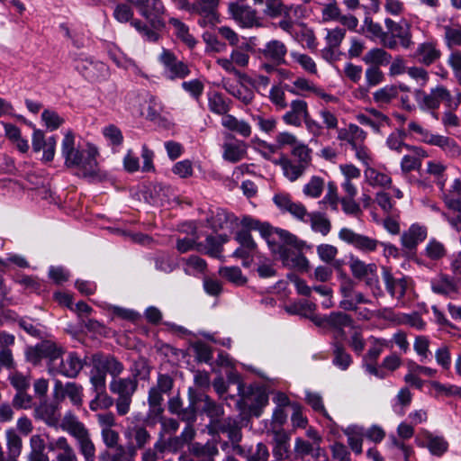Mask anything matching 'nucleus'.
<instances>
[{
  "instance_id": "b1692460",
  "label": "nucleus",
  "mask_w": 461,
  "mask_h": 461,
  "mask_svg": "<svg viewBox=\"0 0 461 461\" xmlns=\"http://www.w3.org/2000/svg\"><path fill=\"white\" fill-rule=\"evenodd\" d=\"M427 238V228L419 224H412L402 234L401 242L408 251L415 250L417 246Z\"/></svg>"
},
{
  "instance_id": "2eb2a0df",
  "label": "nucleus",
  "mask_w": 461,
  "mask_h": 461,
  "mask_svg": "<svg viewBox=\"0 0 461 461\" xmlns=\"http://www.w3.org/2000/svg\"><path fill=\"white\" fill-rule=\"evenodd\" d=\"M194 397L198 411L208 416L211 420V426L218 420L224 413L223 406L213 401L209 395L201 390L194 388Z\"/></svg>"
},
{
  "instance_id": "e433bc0d",
  "label": "nucleus",
  "mask_w": 461,
  "mask_h": 461,
  "mask_svg": "<svg viewBox=\"0 0 461 461\" xmlns=\"http://www.w3.org/2000/svg\"><path fill=\"white\" fill-rule=\"evenodd\" d=\"M399 95L397 85H386L373 93V100L380 108L389 105Z\"/></svg>"
},
{
  "instance_id": "9b49d317",
  "label": "nucleus",
  "mask_w": 461,
  "mask_h": 461,
  "mask_svg": "<svg viewBox=\"0 0 461 461\" xmlns=\"http://www.w3.org/2000/svg\"><path fill=\"white\" fill-rule=\"evenodd\" d=\"M68 432L76 438L77 447L85 461H95V447L84 424L79 421H74Z\"/></svg>"
},
{
  "instance_id": "f257e3e1",
  "label": "nucleus",
  "mask_w": 461,
  "mask_h": 461,
  "mask_svg": "<svg viewBox=\"0 0 461 461\" xmlns=\"http://www.w3.org/2000/svg\"><path fill=\"white\" fill-rule=\"evenodd\" d=\"M242 223L247 228L259 231L272 252L279 257L284 266L301 271L307 270L309 261L302 253L305 246L303 240H299L288 230L273 228L268 222L260 221L249 215L242 218Z\"/></svg>"
},
{
  "instance_id": "dca6fc26",
  "label": "nucleus",
  "mask_w": 461,
  "mask_h": 461,
  "mask_svg": "<svg viewBox=\"0 0 461 461\" xmlns=\"http://www.w3.org/2000/svg\"><path fill=\"white\" fill-rule=\"evenodd\" d=\"M273 202L283 212H289L295 219L307 222L308 212L305 206L302 203L294 202L289 194H276L273 197Z\"/></svg>"
},
{
  "instance_id": "72a5a7b5",
  "label": "nucleus",
  "mask_w": 461,
  "mask_h": 461,
  "mask_svg": "<svg viewBox=\"0 0 461 461\" xmlns=\"http://www.w3.org/2000/svg\"><path fill=\"white\" fill-rule=\"evenodd\" d=\"M423 142L439 147L451 156H455L459 153V146L453 139L447 136L433 134L429 131V134L425 136V140Z\"/></svg>"
},
{
  "instance_id": "bf43d9fd",
  "label": "nucleus",
  "mask_w": 461,
  "mask_h": 461,
  "mask_svg": "<svg viewBox=\"0 0 461 461\" xmlns=\"http://www.w3.org/2000/svg\"><path fill=\"white\" fill-rule=\"evenodd\" d=\"M6 445L9 457L15 459L22 452L23 441L21 437L13 429L6 431Z\"/></svg>"
},
{
  "instance_id": "09e8293b",
  "label": "nucleus",
  "mask_w": 461,
  "mask_h": 461,
  "mask_svg": "<svg viewBox=\"0 0 461 461\" xmlns=\"http://www.w3.org/2000/svg\"><path fill=\"white\" fill-rule=\"evenodd\" d=\"M362 31L367 38L378 39L382 45L383 41L386 38V31H384L383 27L378 23H375L369 16H366L364 19Z\"/></svg>"
},
{
  "instance_id": "774afa93",
  "label": "nucleus",
  "mask_w": 461,
  "mask_h": 461,
  "mask_svg": "<svg viewBox=\"0 0 461 461\" xmlns=\"http://www.w3.org/2000/svg\"><path fill=\"white\" fill-rule=\"evenodd\" d=\"M312 150L305 144L299 143L296 144L292 150V155L294 158H296L295 162L308 167L311 164Z\"/></svg>"
},
{
  "instance_id": "423d86ee",
  "label": "nucleus",
  "mask_w": 461,
  "mask_h": 461,
  "mask_svg": "<svg viewBox=\"0 0 461 461\" xmlns=\"http://www.w3.org/2000/svg\"><path fill=\"white\" fill-rule=\"evenodd\" d=\"M139 382L135 377L113 378L109 384V390L115 394L116 411L119 416L129 413L132 397L138 389Z\"/></svg>"
},
{
  "instance_id": "de8ad7c7",
  "label": "nucleus",
  "mask_w": 461,
  "mask_h": 461,
  "mask_svg": "<svg viewBox=\"0 0 461 461\" xmlns=\"http://www.w3.org/2000/svg\"><path fill=\"white\" fill-rule=\"evenodd\" d=\"M169 23L174 27L176 37L189 49H194L197 43L195 38L189 32V28L180 20L171 18Z\"/></svg>"
},
{
  "instance_id": "bb28decb",
  "label": "nucleus",
  "mask_w": 461,
  "mask_h": 461,
  "mask_svg": "<svg viewBox=\"0 0 461 461\" xmlns=\"http://www.w3.org/2000/svg\"><path fill=\"white\" fill-rule=\"evenodd\" d=\"M233 450L240 456L246 458L247 461H267L269 458V451L267 447L262 443H258L255 447L248 449L240 445H236Z\"/></svg>"
},
{
  "instance_id": "c9c22d12",
  "label": "nucleus",
  "mask_w": 461,
  "mask_h": 461,
  "mask_svg": "<svg viewBox=\"0 0 461 461\" xmlns=\"http://www.w3.org/2000/svg\"><path fill=\"white\" fill-rule=\"evenodd\" d=\"M331 349L333 356L332 364L342 371L348 370L353 359L345 347L339 340H335L331 343Z\"/></svg>"
},
{
  "instance_id": "0e129e2a",
  "label": "nucleus",
  "mask_w": 461,
  "mask_h": 461,
  "mask_svg": "<svg viewBox=\"0 0 461 461\" xmlns=\"http://www.w3.org/2000/svg\"><path fill=\"white\" fill-rule=\"evenodd\" d=\"M241 226L244 228L243 230H239L236 233L235 240L238 241L240 247L247 249V250H250L252 252H256L257 244L254 241L250 230H255L254 229L247 228L243 225L242 221L240 222Z\"/></svg>"
},
{
  "instance_id": "864d4df0",
  "label": "nucleus",
  "mask_w": 461,
  "mask_h": 461,
  "mask_svg": "<svg viewBox=\"0 0 461 461\" xmlns=\"http://www.w3.org/2000/svg\"><path fill=\"white\" fill-rule=\"evenodd\" d=\"M317 86L305 77H297L293 86L285 85L284 89L293 95H303V92H315Z\"/></svg>"
},
{
  "instance_id": "6ab92c4d",
  "label": "nucleus",
  "mask_w": 461,
  "mask_h": 461,
  "mask_svg": "<svg viewBox=\"0 0 461 461\" xmlns=\"http://www.w3.org/2000/svg\"><path fill=\"white\" fill-rule=\"evenodd\" d=\"M93 365L113 378H118L124 370L123 364L113 355L95 354L93 356Z\"/></svg>"
},
{
  "instance_id": "f03ea898",
  "label": "nucleus",
  "mask_w": 461,
  "mask_h": 461,
  "mask_svg": "<svg viewBox=\"0 0 461 461\" xmlns=\"http://www.w3.org/2000/svg\"><path fill=\"white\" fill-rule=\"evenodd\" d=\"M98 150L95 146L88 145L86 149L76 147L75 134L68 131L61 142V156L68 168H77L84 177L98 176L96 157Z\"/></svg>"
},
{
  "instance_id": "a878e982",
  "label": "nucleus",
  "mask_w": 461,
  "mask_h": 461,
  "mask_svg": "<svg viewBox=\"0 0 461 461\" xmlns=\"http://www.w3.org/2000/svg\"><path fill=\"white\" fill-rule=\"evenodd\" d=\"M236 221L237 218L233 213L229 212L222 208H216L214 211H211V216L207 218L209 226L214 231L230 228Z\"/></svg>"
},
{
  "instance_id": "5701e85b",
  "label": "nucleus",
  "mask_w": 461,
  "mask_h": 461,
  "mask_svg": "<svg viewBox=\"0 0 461 461\" xmlns=\"http://www.w3.org/2000/svg\"><path fill=\"white\" fill-rule=\"evenodd\" d=\"M228 240L229 237L225 234L208 235L205 239V243L199 242L196 245V251L219 258L222 251V245Z\"/></svg>"
},
{
  "instance_id": "20e7f679",
  "label": "nucleus",
  "mask_w": 461,
  "mask_h": 461,
  "mask_svg": "<svg viewBox=\"0 0 461 461\" xmlns=\"http://www.w3.org/2000/svg\"><path fill=\"white\" fill-rule=\"evenodd\" d=\"M338 236L340 240L363 253L374 252L377 249L378 246H382L384 257L398 258L399 256V249L394 245L357 233L349 228H341Z\"/></svg>"
},
{
  "instance_id": "393cba45",
  "label": "nucleus",
  "mask_w": 461,
  "mask_h": 461,
  "mask_svg": "<svg viewBox=\"0 0 461 461\" xmlns=\"http://www.w3.org/2000/svg\"><path fill=\"white\" fill-rule=\"evenodd\" d=\"M430 287L433 293L446 297L453 298L457 294L458 288L452 277L440 274L430 280Z\"/></svg>"
},
{
  "instance_id": "37998d69",
  "label": "nucleus",
  "mask_w": 461,
  "mask_h": 461,
  "mask_svg": "<svg viewBox=\"0 0 461 461\" xmlns=\"http://www.w3.org/2000/svg\"><path fill=\"white\" fill-rule=\"evenodd\" d=\"M31 451L28 461H50L49 456L45 453L46 444L40 435H32L30 438Z\"/></svg>"
},
{
  "instance_id": "0eeeda50",
  "label": "nucleus",
  "mask_w": 461,
  "mask_h": 461,
  "mask_svg": "<svg viewBox=\"0 0 461 461\" xmlns=\"http://www.w3.org/2000/svg\"><path fill=\"white\" fill-rule=\"evenodd\" d=\"M386 38L383 41V47L396 50L399 46L408 50L413 46L411 24L406 20L397 23L391 18L384 19Z\"/></svg>"
},
{
  "instance_id": "603ef678",
  "label": "nucleus",
  "mask_w": 461,
  "mask_h": 461,
  "mask_svg": "<svg viewBox=\"0 0 461 461\" xmlns=\"http://www.w3.org/2000/svg\"><path fill=\"white\" fill-rule=\"evenodd\" d=\"M188 407L182 408V410L176 415L183 421H185L186 424H193L196 420V413L198 411V409L194 397V388L192 387L188 389Z\"/></svg>"
},
{
  "instance_id": "a18cd8bd",
  "label": "nucleus",
  "mask_w": 461,
  "mask_h": 461,
  "mask_svg": "<svg viewBox=\"0 0 461 461\" xmlns=\"http://www.w3.org/2000/svg\"><path fill=\"white\" fill-rule=\"evenodd\" d=\"M385 79L384 72L376 66H368L365 71V86L360 87L361 92L367 93L372 87L382 84Z\"/></svg>"
},
{
  "instance_id": "1a4fd4ad",
  "label": "nucleus",
  "mask_w": 461,
  "mask_h": 461,
  "mask_svg": "<svg viewBox=\"0 0 461 461\" xmlns=\"http://www.w3.org/2000/svg\"><path fill=\"white\" fill-rule=\"evenodd\" d=\"M451 99L450 92L444 86H437L429 93L423 90H416L415 100L421 110L432 111L433 116L438 119L435 110L438 109L441 103Z\"/></svg>"
},
{
  "instance_id": "7ed1b4c3",
  "label": "nucleus",
  "mask_w": 461,
  "mask_h": 461,
  "mask_svg": "<svg viewBox=\"0 0 461 461\" xmlns=\"http://www.w3.org/2000/svg\"><path fill=\"white\" fill-rule=\"evenodd\" d=\"M132 4L147 23L139 19L131 21V26L144 41L156 42L159 39L158 32L165 27L162 17L164 5L160 0H127Z\"/></svg>"
},
{
  "instance_id": "5fc2aeb1",
  "label": "nucleus",
  "mask_w": 461,
  "mask_h": 461,
  "mask_svg": "<svg viewBox=\"0 0 461 461\" xmlns=\"http://www.w3.org/2000/svg\"><path fill=\"white\" fill-rule=\"evenodd\" d=\"M367 182L372 186L387 187L392 183V178L385 173L380 172L375 168H367L365 171Z\"/></svg>"
},
{
  "instance_id": "ddd939ff",
  "label": "nucleus",
  "mask_w": 461,
  "mask_h": 461,
  "mask_svg": "<svg viewBox=\"0 0 461 461\" xmlns=\"http://www.w3.org/2000/svg\"><path fill=\"white\" fill-rule=\"evenodd\" d=\"M52 394L54 401L59 402L66 397L76 406H79L83 402V386L75 382L63 384L61 381L56 380Z\"/></svg>"
},
{
  "instance_id": "3c124183",
  "label": "nucleus",
  "mask_w": 461,
  "mask_h": 461,
  "mask_svg": "<svg viewBox=\"0 0 461 461\" xmlns=\"http://www.w3.org/2000/svg\"><path fill=\"white\" fill-rule=\"evenodd\" d=\"M125 437L133 438L136 442V447L140 449L143 448L151 439V436L146 428L140 425L128 428Z\"/></svg>"
},
{
  "instance_id": "9d476101",
  "label": "nucleus",
  "mask_w": 461,
  "mask_h": 461,
  "mask_svg": "<svg viewBox=\"0 0 461 461\" xmlns=\"http://www.w3.org/2000/svg\"><path fill=\"white\" fill-rule=\"evenodd\" d=\"M158 60L163 66V73L167 79H184L191 74L188 64L177 59L169 50L163 49Z\"/></svg>"
},
{
  "instance_id": "39448f33",
  "label": "nucleus",
  "mask_w": 461,
  "mask_h": 461,
  "mask_svg": "<svg viewBox=\"0 0 461 461\" xmlns=\"http://www.w3.org/2000/svg\"><path fill=\"white\" fill-rule=\"evenodd\" d=\"M282 119L287 125L294 127H301L303 122L308 132L315 138L323 133L321 123L312 118L308 104L304 100H293L290 104V110L282 116Z\"/></svg>"
},
{
  "instance_id": "13d9d810",
  "label": "nucleus",
  "mask_w": 461,
  "mask_h": 461,
  "mask_svg": "<svg viewBox=\"0 0 461 461\" xmlns=\"http://www.w3.org/2000/svg\"><path fill=\"white\" fill-rule=\"evenodd\" d=\"M219 275L237 285H244L247 282V278L242 275L239 267H220Z\"/></svg>"
},
{
  "instance_id": "ea45409f",
  "label": "nucleus",
  "mask_w": 461,
  "mask_h": 461,
  "mask_svg": "<svg viewBox=\"0 0 461 461\" xmlns=\"http://www.w3.org/2000/svg\"><path fill=\"white\" fill-rule=\"evenodd\" d=\"M221 125L229 131H234L244 138L251 134V126L244 120H238L232 114H227L221 119Z\"/></svg>"
},
{
  "instance_id": "c03bdc74",
  "label": "nucleus",
  "mask_w": 461,
  "mask_h": 461,
  "mask_svg": "<svg viewBox=\"0 0 461 461\" xmlns=\"http://www.w3.org/2000/svg\"><path fill=\"white\" fill-rule=\"evenodd\" d=\"M274 442L273 455L276 461L286 458L290 447L288 435L281 429L276 430L274 435Z\"/></svg>"
},
{
  "instance_id": "4be33fe9",
  "label": "nucleus",
  "mask_w": 461,
  "mask_h": 461,
  "mask_svg": "<svg viewBox=\"0 0 461 461\" xmlns=\"http://www.w3.org/2000/svg\"><path fill=\"white\" fill-rule=\"evenodd\" d=\"M259 52L266 59L271 61L276 66L285 64L287 47L279 40H271L267 41L264 48L259 50Z\"/></svg>"
},
{
  "instance_id": "680f3d73",
  "label": "nucleus",
  "mask_w": 461,
  "mask_h": 461,
  "mask_svg": "<svg viewBox=\"0 0 461 461\" xmlns=\"http://www.w3.org/2000/svg\"><path fill=\"white\" fill-rule=\"evenodd\" d=\"M198 362L209 363L212 358V348L205 342L198 340L191 345Z\"/></svg>"
},
{
  "instance_id": "412c9836",
  "label": "nucleus",
  "mask_w": 461,
  "mask_h": 461,
  "mask_svg": "<svg viewBox=\"0 0 461 461\" xmlns=\"http://www.w3.org/2000/svg\"><path fill=\"white\" fill-rule=\"evenodd\" d=\"M441 57V51L436 41H429L420 43L413 54V58L424 66H430Z\"/></svg>"
},
{
  "instance_id": "f3484780",
  "label": "nucleus",
  "mask_w": 461,
  "mask_h": 461,
  "mask_svg": "<svg viewBox=\"0 0 461 461\" xmlns=\"http://www.w3.org/2000/svg\"><path fill=\"white\" fill-rule=\"evenodd\" d=\"M241 421L242 420L240 416L227 417L214 421L212 427L216 432L226 434L234 447L239 445L238 443L242 438Z\"/></svg>"
},
{
  "instance_id": "c756f323",
  "label": "nucleus",
  "mask_w": 461,
  "mask_h": 461,
  "mask_svg": "<svg viewBox=\"0 0 461 461\" xmlns=\"http://www.w3.org/2000/svg\"><path fill=\"white\" fill-rule=\"evenodd\" d=\"M352 318L342 312H331L329 315V328L335 332V340L343 339L345 337L344 328L352 325Z\"/></svg>"
},
{
  "instance_id": "69168bd1",
  "label": "nucleus",
  "mask_w": 461,
  "mask_h": 461,
  "mask_svg": "<svg viewBox=\"0 0 461 461\" xmlns=\"http://www.w3.org/2000/svg\"><path fill=\"white\" fill-rule=\"evenodd\" d=\"M320 206L322 209H326V206L329 205L330 209L334 212L338 211L339 208V197L337 194V186L334 183L330 182L328 184V191L322 200L319 202Z\"/></svg>"
},
{
  "instance_id": "c85d7f7f",
  "label": "nucleus",
  "mask_w": 461,
  "mask_h": 461,
  "mask_svg": "<svg viewBox=\"0 0 461 461\" xmlns=\"http://www.w3.org/2000/svg\"><path fill=\"white\" fill-rule=\"evenodd\" d=\"M383 279L392 297L400 300L404 296L407 289V281L404 277L395 278L389 270L384 269Z\"/></svg>"
},
{
  "instance_id": "58836bf2",
  "label": "nucleus",
  "mask_w": 461,
  "mask_h": 461,
  "mask_svg": "<svg viewBox=\"0 0 461 461\" xmlns=\"http://www.w3.org/2000/svg\"><path fill=\"white\" fill-rule=\"evenodd\" d=\"M165 393L150 387L148 393L149 411L148 417L149 419H156L160 417L164 412V395Z\"/></svg>"
},
{
  "instance_id": "4468645a",
  "label": "nucleus",
  "mask_w": 461,
  "mask_h": 461,
  "mask_svg": "<svg viewBox=\"0 0 461 461\" xmlns=\"http://www.w3.org/2000/svg\"><path fill=\"white\" fill-rule=\"evenodd\" d=\"M84 361L76 352H69L65 359H59L57 365L50 366V373L61 375L68 378H75L84 367Z\"/></svg>"
},
{
  "instance_id": "a19ab883",
  "label": "nucleus",
  "mask_w": 461,
  "mask_h": 461,
  "mask_svg": "<svg viewBox=\"0 0 461 461\" xmlns=\"http://www.w3.org/2000/svg\"><path fill=\"white\" fill-rule=\"evenodd\" d=\"M230 101L225 99L223 95L219 92L208 93V107L209 110L218 115H227L230 110Z\"/></svg>"
},
{
  "instance_id": "49530a36",
  "label": "nucleus",
  "mask_w": 461,
  "mask_h": 461,
  "mask_svg": "<svg viewBox=\"0 0 461 461\" xmlns=\"http://www.w3.org/2000/svg\"><path fill=\"white\" fill-rule=\"evenodd\" d=\"M348 437V443L356 455L362 453L364 429L358 426H349L344 430Z\"/></svg>"
},
{
  "instance_id": "7c9ffc66",
  "label": "nucleus",
  "mask_w": 461,
  "mask_h": 461,
  "mask_svg": "<svg viewBox=\"0 0 461 461\" xmlns=\"http://www.w3.org/2000/svg\"><path fill=\"white\" fill-rule=\"evenodd\" d=\"M407 151L409 153L404 155L401 161V168L406 173L419 168L421 166V159L427 157L426 151L420 147L411 146Z\"/></svg>"
},
{
  "instance_id": "052dcab7",
  "label": "nucleus",
  "mask_w": 461,
  "mask_h": 461,
  "mask_svg": "<svg viewBox=\"0 0 461 461\" xmlns=\"http://www.w3.org/2000/svg\"><path fill=\"white\" fill-rule=\"evenodd\" d=\"M89 381L94 393L106 391V375L94 365L90 371Z\"/></svg>"
},
{
  "instance_id": "79ce46f5",
  "label": "nucleus",
  "mask_w": 461,
  "mask_h": 461,
  "mask_svg": "<svg viewBox=\"0 0 461 461\" xmlns=\"http://www.w3.org/2000/svg\"><path fill=\"white\" fill-rule=\"evenodd\" d=\"M307 222L311 223V228L315 232H320L322 236H327L331 230V223L323 212H308Z\"/></svg>"
},
{
  "instance_id": "a211bd4d",
  "label": "nucleus",
  "mask_w": 461,
  "mask_h": 461,
  "mask_svg": "<svg viewBox=\"0 0 461 461\" xmlns=\"http://www.w3.org/2000/svg\"><path fill=\"white\" fill-rule=\"evenodd\" d=\"M62 354V348L57 344L50 341H45L33 349L32 353L28 354V359L36 364L41 357L49 358L50 368V366L58 364Z\"/></svg>"
},
{
  "instance_id": "f704fd0d",
  "label": "nucleus",
  "mask_w": 461,
  "mask_h": 461,
  "mask_svg": "<svg viewBox=\"0 0 461 461\" xmlns=\"http://www.w3.org/2000/svg\"><path fill=\"white\" fill-rule=\"evenodd\" d=\"M444 202L451 213L442 212L443 218L456 230H461V199L446 196Z\"/></svg>"
},
{
  "instance_id": "f8f14e48",
  "label": "nucleus",
  "mask_w": 461,
  "mask_h": 461,
  "mask_svg": "<svg viewBox=\"0 0 461 461\" xmlns=\"http://www.w3.org/2000/svg\"><path fill=\"white\" fill-rule=\"evenodd\" d=\"M59 402H49L44 399L34 405L33 417L35 420L43 421L50 428H58L61 418L59 407Z\"/></svg>"
},
{
  "instance_id": "473e14b6",
  "label": "nucleus",
  "mask_w": 461,
  "mask_h": 461,
  "mask_svg": "<svg viewBox=\"0 0 461 461\" xmlns=\"http://www.w3.org/2000/svg\"><path fill=\"white\" fill-rule=\"evenodd\" d=\"M275 163L281 167L284 176L291 182L301 177L307 168L285 156L281 157L279 159L276 160Z\"/></svg>"
},
{
  "instance_id": "cd10ccee",
  "label": "nucleus",
  "mask_w": 461,
  "mask_h": 461,
  "mask_svg": "<svg viewBox=\"0 0 461 461\" xmlns=\"http://www.w3.org/2000/svg\"><path fill=\"white\" fill-rule=\"evenodd\" d=\"M337 131V139L347 142L351 148H356V144L364 142L366 138V132L354 123H350L348 128H338Z\"/></svg>"
},
{
  "instance_id": "6e6552de",
  "label": "nucleus",
  "mask_w": 461,
  "mask_h": 461,
  "mask_svg": "<svg viewBox=\"0 0 461 461\" xmlns=\"http://www.w3.org/2000/svg\"><path fill=\"white\" fill-rule=\"evenodd\" d=\"M348 267L352 276L358 280L364 281L366 285L372 290L374 295L382 294L377 276V266L375 263L366 264L358 258L351 256Z\"/></svg>"
},
{
  "instance_id": "e2e57ef3",
  "label": "nucleus",
  "mask_w": 461,
  "mask_h": 461,
  "mask_svg": "<svg viewBox=\"0 0 461 461\" xmlns=\"http://www.w3.org/2000/svg\"><path fill=\"white\" fill-rule=\"evenodd\" d=\"M290 56L294 62L298 63L302 67L303 70L312 75L317 74L318 70L316 63L309 55L297 51H291Z\"/></svg>"
},
{
  "instance_id": "4c0bfd02",
  "label": "nucleus",
  "mask_w": 461,
  "mask_h": 461,
  "mask_svg": "<svg viewBox=\"0 0 461 461\" xmlns=\"http://www.w3.org/2000/svg\"><path fill=\"white\" fill-rule=\"evenodd\" d=\"M393 57L383 48H373L369 50L363 57L362 60L368 66H387L390 64Z\"/></svg>"
},
{
  "instance_id": "aec40b11",
  "label": "nucleus",
  "mask_w": 461,
  "mask_h": 461,
  "mask_svg": "<svg viewBox=\"0 0 461 461\" xmlns=\"http://www.w3.org/2000/svg\"><path fill=\"white\" fill-rule=\"evenodd\" d=\"M47 447L49 451L57 453L54 461H79L75 449L65 437L50 440Z\"/></svg>"
},
{
  "instance_id": "4d7b16f0",
  "label": "nucleus",
  "mask_w": 461,
  "mask_h": 461,
  "mask_svg": "<svg viewBox=\"0 0 461 461\" xmlns=\"http://www.w3.org/2000/svg\"><path fill=\"white\" fill-rule=\"evenodd\" d=\"M115 403V400L106 391L95 393V397L89 402V408L93 411L108 410Z\"/></svg>"
},
{
  "instance_id": "338daca9",
  "label": "nucleus",
  "mask_w": 461,
  "mask_h": 461,
  "mask_svg": "<svg viewBox=\"0 0 461 461\" xmlns=\"http://www.w3.org/2000/svg\"><path fill=\"white\" fill-rule=\"evenodd\" d=\"M324 181L320 176H312L311 180L303 186V194L312 198H318L323 192Z\"/></svg>"
},
{
  "instance_id": "8fccbe9b",
  "label": "nucleus",
  "mask_w": 461,
  "mask_h": 461,
  "mask_svg": "<svg viewBox=\"0 0 461 461\" xmlns=\"http://www.w3.org/2000/svg\"><path fill=\"white\" fill-rule=\"evenodd\" d=\"M371 339L373 340L372 345L367 350L366 354L363 357V360L365 361H377L384 348H393L391 340H387L385 339H377L374 337H372Z\"/></svg>"
},
{
  "instance_id": "2f4dec72",
  "label": "nucleus",
  "mask_w": 461,
  "mask_h": 461,
  "mask_svg": "<svg viewBox=\"0 0 461 461\" xmlns=\"http://www.w3.org/2000/svg\"><path fill=\"white\" fill-rule=\"evenodd\" d=\"M190 452L200 461H215V457L219 455L217 444L213 441H208L205 444L193 443Z\"/></svg>"
},
{
  "instance_id": "6e6d98bb",
  "label": "nucleus",
  "mask_w": 461,
  "mask_h": 461,
  "mask_svg": "<svg viewBox=\"0 0 461 461\" xmlns=\"http://www.w3.org/2000/svg\"><path fill=\"white\" fill-rule=\"evenodd\" d=\"M235 19L244 27H252L258 22L257 13L249 7L240 6L234 11Z\"/></svg>"
}]
</instances>
